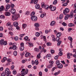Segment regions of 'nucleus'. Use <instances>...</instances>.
<instances>
[{
  "instance_id": "1",
  "label": "nucleus",
  "mask_w": 76,
  "mask_h": 76,
  "mask_svg": "<svg viewBox=\"0 0 76 76\" xmlns=\"http://www.w3.org/2000/svg\"><path fill=\"white\" fill-rule=\"evenodd\" d=\"M61 33H58L56 35L57 37L56 38V41L57 42H58V46H59L61 44V41L60 40L61 39V38L59 37L61 36Z\"/></svg>"
},
{
  "instance_id": "2",
  "label": "nucleus",
  "mask_w": 76,
  "mask_h": 76,
  "mask_svg": "<svg viewBox=\"0 0 76 76\" xmlns=\"http://www.w3.org/2000/svg\"><path fill=\"white\" fill-rule=\"evenodd\" d=\"M20 17V14H16L13 16L12 17V20H18V18Z\"/></svg>"
},
{
  "instance_id": "3",
  "label": "nucleus",
  "mask_w": 76,
  "mask_h": 76,
  "mask_svg": "<svg viewBox=\"0 0 76 76\" xmlns=\"http://www.w3.org/2000/svg\"><path fill=\"white\" fill-rule=\"evenodd\" d=\"M74 13V12H71L70 15L68 14L66 15L65 17V20H67V19H68V18H69V17H71L72 18V17H73V16Z\"/></svg>"
},
{
  "instance_id": "4",
  "label": "nucleus",
  "mask_w": 76,
  "mask_h": 76,
  "mask_svg": "<svg viewBox=\"0 0 76 76\" xmlns=\"http://www.w3.org/2000/svg\"><path fill=\"white\" fill-rule=\"evenodd\" d=\"M49 63L50 64L47 67L48 69L51 68L53 67V63H54V61H49Z\"/></svg>"
},
{
  "instance_id": "5",
  "label": "nucleus",
  "mask_w": 76,
  "mask_h": 76,
  "mask_svg": "<svg viewBox=\"0 0 76 76\" xmlns=\"http://www.w3.org/2000/svg\"><path fill=\"white\" fill-rule=\"evenodd\" d=\"M41 7H42V8H45V9H46V10H48V8H49V6L47 5H45L44 3L43 4H42Z\"/></svg>"
},
{
  "instance_id": "6",
  "label": "nucleus",
  "mask_w": 76,
  "mask_h": 76,
  "mask_svg": "<svg viewBox=\"0 0 76 76\" xmlns=\"http://www.w3.org/2000/svg\"><path fill=\"white\" fill-rule=\"evenodd\" d=\"M5 73H7L6 75L7 76H9V75H10L11 73V72L9 71V69L8 68H7L5 69Z\"/></svg>"
},
{
  "instance_id": "7",
  "label": "nucleus",
  "mask_w": 76,
  "mask_h": 76,
  "mask_svg": "<svg viewBox=\"0 0 76 76\" xmlns=\"http://www.w3.org/2000/svg\"><path fill=\"white\" fill-rule=\"evenodd\" d=\"M49 8L50 9V10L53 11H55V10L56 9V7H53L52 5H50L49 6Z\"/></svg>"
},
{
  "instance_id": "8",
  "label": "nucleus",
  "mask_w": 76,
  "mask_h": 76,
  "mask_svg": "<svg viewBox=\"0 0 76 76\" xmlns=\"http://www.w3.org/2000/svg\"><path fill=\"white\" fill-rule=\"evenodd\" d=\"M69 8H66L65 9V10L63 11V13L64 15H66L67 13L69 12Z\"/></svg>"
},
{
  "instance_id": "9",
  "label": "nucleus",
  "mask_w": 76,
  "mask_h": 76,
  "mask_svg": "<svg viewBox=\"0 0 76 76\" xmlns=\"http://www.w3.org/2000/svg\"><path fill=\"white\" fill-rule=\"evenodd\" d=\"M28 72H29L28 69H27L26 72L25 71V72L21 73V76H25V75H27L28 73Z\"/></svg>"
},
{
  "instance_id": "10",
  "label": "nucleus",
  "mask_w": 76,
  "mask_h": 76,
  "mask_svg": "<svg viewBox=\"0 0 76 76\" xmlns=\"http://www.w3.org/2000/svg\"><path fill=\"white\" fill-rule=\"evenodd\" d=\"M6 26H10V27L8 28V29H9V30H10V31L11 30H12V26H10V23L9 22H8Z\"/></svg>"
},
{
  "instance_id": "11",
  "label": "nucleus",
  "mask_w": 76,
  "mask_h": 76,
  "mask_svg": "<svg viewBox=\"0 0 76 76\" xmlns=\"http://www.w3.org/2000/svg\"><path fill=\"white\" fill-rule=\"evenodd\" d=\"M31 19L33 21H36L37 20V17L36 16H34L31 17Z\"/></svg>"
},
{
  "instance_id": "12",
  "label": "nucleus",
  "mask_w": 76,
  "mask_h": 76,
  "mask_svg": "<svg viewBox=\"0 0 76 76\" xmlns=\"http://www.w3.org/2000/svg\"><path fill=\"white\" fill-rule=\"evenodd\" d=\"M57 66L58 69H62L63 67V65L61 64H59L57 65Z\"/></svg>"
},
{
  "instance_id": "13",
  "label": "nucleus",
  "mask_w": 76,
  "mask_h": 76,
  "mask_svg": "<svg viewBox=\"0 0 76 76\" xmlns=\"http://www.w3.org/2000/svg\"><path fill=\"white\" fill-rule=\"evenodd\" d=\"M46 58H48V60H50L51 58V54H48L46 56Z\"/></svg>"
},
{
  "instance_id": "14",
  "label": "nucleus",
  "mask_w": 76,
  "mask_h": 76,
  "mask_svg": "<svg viewBox=\"0 0 76 76\" xmlns=\"http://www.w3.org/2000/svg\"><path fill=\"white\" fill-rule=\"evenodd\" d=\"M38 0H31V3H32L34 2V4H37L38 3Z\"/></svg>"
},
{
  "instance_id": "15",
  "label": "nucleus",
  "mask_w": 76,
  "mask_h": 76,
  "mask_svg": "<svg viewBox=\"0 0 76 76\" xmlns=\"http://www.w3.org/2000/svg\"><path fill=\"white\" fill-rule=\"evenodd\" d=\"M4 15L6 16H9L11 15L10 12H6L4 13Z\"/></svg>"
},
{
  "instance_id": "16",
  "label": "nucleus",
  "mask_w": 76,
  "mask_h": 76,
  "mask_svg": "<svg viewBox=\"0 0 76 76\" xmlns=\"http://www.w3.org/2000/svg\"><path fill=\"white\" fill-rule=\"evenodd\" d=\"M55 23H56V22L54 21H53L51 22L50 23V26H54L55 25Z\"/></svg>"
},
{
  "instance_id": "17",
  "label": "nucleus",
  "mask_w": 76,
  "mask_h": 76,
  "mask_svg": "<svg viewBox=\"0 0 76 76\" xmlns=\"http://www.w3.org/2000/svg\"><path fill=\"white\" fill-rule=\"evenodd\" d=\"M15 12L16 11L15 9H11V12L12 14H15Z\"/></svg>"
},
{
  "instance_id": "18",
  "label": "nucleus",
  "mask_w": 76,
  "mask_h": 76,
  "mask_svg": "<svg viewBox=\"0 0 76 76\" xmlns=\"http://www.w3.org/2000/svg\"><path fill=\"white\" fill-rule=\"evenodd\" d=\"M4 10V7L3 6H2L0 8V12L3 11Z\"/></svg>"
},
{
  "instance_id": "19",
  "label": "nucleus",
  "mask_w": 76,
  "mask_h": 76,
  "mask_svg": "<svg viewBox=\"0 0 76 76\" xmlns=\"http://www.w3.org/2000/svg\"><path fill=\"white\" fill-rule=\"evenodd\" d=\"M31 56V53H27L25 54V56L26 57H28L29 56Z\"/></svg>"
},
{
  "instance_id": "20",
  "label": "nucleus",
  "mask_w": 76,
  "mask_h": 76,
  "mask_svg": "<svg viewBox=\"0 0 76 76\" xmlns=\"http://www.w3.org/2000/svg\"><path fill=\"white\" fill-rule=\"evenodd\" d=\"M7 59V58H6V57H4V58H3V60H2L1 61L2 63H4L5 62V61H6V60Z\"/></svg>"
},
{
  "instance_id": "21",
  "label": "nucleus",
  "mask_w": 76,
  "mask_h": 76,
  "mask_svg": "<svg viewBox=\"0 0 76 76\" xmlns=\"http://www.w3.org/2000/svg\"><path fill=\"white\" fill-rule=\"evenodd\" d=\"M18 22H14L13 23V25H14V26H18Z\"/></svg>"
},
{
  "instance_id": "22",
  "label": "nucleus",
  "mask_w": 76,
  "mask_h": 76,
  "mask_svg": "<svg viewBox=\"0 0 76 76\" xmlns=\"http://www.w3.org/2000/svg\"><path fill=\"white\" fill-rule=\"evenodd\" d=\"M22 26L23 29H25L26 28V26H27V25L26 24H23L22 25Z\"/></svg>"
},
{
  "instance_id": "23",
  "label": "nucleus",
  "mask_w": 76,
  "mask_h": 76,
  "mask_svg": "<svg viewBox=\"0 0 76 76\" xmlns=\"http://www.w3.org/2000/svg\"><path fill=\"white\" fill-rule=\"evenodd\" d=\"M51 37H52V40H53V41H56V39L55 38L54 36L52 35Z\"/></svg>"
},
{
  "instance_id": "24",
  "label": "nucleus",
  "mask_w": 76,
  "mask_h": 76,
  "mask_svg": "<svg viewBox=\"0 0 76 76\" xmlns=\"http://www.w3.org/2000/svg\"><path fill=\"white\" fill-rule=\"evenodd\" d=\"M18 48V47H16V46L15 45H14L12 47V49L14 50H16Z\"/></svg>"
},
{
  "instance_id": "25",
  "label": "nucleus",
  "mask_w": 76,
  "mask_h": 76,
  "mask_svg": "<svg viewBox=\"0 0 76 76\" xmlns=\"http://www.w3.org/2000/svg\"><path fill=\"white\" fill-rule=\"evenodd\" d=\"M6 60L7 62H10L11 63V62L12 61V60L10 58H7Z\"/></svg>"
},
{
  "instance_id": "26",
  "label": "nucleus",
  "mask_w": 76,
  "mask_h": 76,
  "mask_svg": "<svg viewBox=\"0 0 76 76\" xmlns=\"http://www.w3.org/2000/svg\"><path fill=\"white\" fill-rule=\"evenodd\" d=\"M40 7L39 5L38 4H37L35 5V8L37 9H39Z\"/></svg>"
},
{
  "instance_id": "27",
  "label": "nucleus",
  "mask_w": 76,
  "mask_h": 76,
  "mask_svg": "<svg viewBox=\"0 0 76 76\" xmlns=\"http://www.w3.org/2000/svg\"><path fill=\"white\" fill-rule=\"evenodd\" d=\"M68 26L69 27H72V26H74L75 25L73 23H69L68 24Z\"/></svg>"
},
{
  "instance_id": "28",
  "label": "nucleus",
  "mask_w": 76,
  "mask_h": 76,
  "mask_svg": "<svg viewBox=\"0 0 76 76\" xmlns=\"http://www.w3.org/2000/svg\"><path fill=\"white\" fill-rule=\"evenodd\" d=\"M4 42V39H1L0 40V44L2 45L3 44V43Z\"/></svg>"
},
{
  "instance_id": "29",
  "label": "nucleus",
  "mask_w": 76,
  "mask_h": 76,
  "mask_svg": "<svg viewBox=\"0 0 76 76\" xmlns=\"http://www.w3.org/2000/svg\"><path fill=\"white\" fill-rule=\"evenodd\" d=\"M34 26H36V27H39L40 26L38 23H36L34 24Z\"/></svg>"
},
{
  "instance_id": "30",
  "label": "nucleus",
  "mask_w": 76,
  "mask_h": 76,
  "mask_svg": "<svg viewBox=\"0 0 76 76\" xmlns=\"http://www.w3.org/2000/svg\"><path fill=\"white\" fill-rule=\"evenodd\" d=\"M28 46H29V47H34V45L33 44L31 43V42H28Z\"/></svg>"
},
{
  "instance_id": "31",
  "label": "nucleus",
  "mask_w": 76,
  "mask_h": 76,
  "mask_svg": "<svg viewBox=\"0 0 76 76\" xmlns=\"http://www.w3.org/2000/svg\"><path fill=\"white\" fill-rule=\"evenodd\" d=\"M35 36L36 37H39L40 36V33H39L38 32H37L35 33Z\"/></svg>"
},
{
  "instance_id": "32",
  "label": "nucleus",
  "mask_w": 76,
  "mask_h": 76,
  "mask_svg": "<svg viewBox=\"0 0 76 76\" xmlns=\"http://www.w3.org/2000/svg\"><path fill=\"white\" fill-rule=\"evenodd\" d=\"M63 15L62 14H61L59 16V18L60 19H63Z\"/></svg>"
},
{
  "instance_id": "33",
  "label": "nucleus",
  "mask_w": 76,
  "mask_h": 76,
  "mask_svg": "<svg viewBox=\"0 0 76 76\" xmlns=\"http://www.w3.org/2000/svg\"><path fill=\"white\" fill-rule=\"evenodd\" d=\"M35 63L36 64V65H38L39 64L38 63V60L37 59L35 61Z\"/></svg>"
},
{
  "instance_id": "34",
  "label": "nucleus",
  "mask_w": 76,
  "mask_h": 76,
  "mask_svg": "<svg viewBox=\"0 0 76 76\" xmlns=\"http://www.w3.org/2000/svg\"><path fill=\"white\" fill-rule=\"evenodd\" d=\"M68 39L70 40L71 42H72V41H73V38H72L70 37H68Z\"/></svg>"
},
{
  "instance_id": "35",
  "label": "nucleus",
  "mask_w": 76,
  "mask_h": 76,
  "mask_svg": "<svg viewBox=\"0 0 76 76\" xmlns=\"http://www.w3.org/2000/svg\"><path fill=\"white\" fill-rule=\"evenodd\" d=\"M10 6L9 4L7 5H6V8L7 9H9L10 8Z\"/></svg>"
},
{
  "instance_id": "36",
  "label": "nucleus",
  "mask_w": 76,
  "mask_h": 76,
  "mask_svg": "<svg viewBox=\"0 0 76 76\" xmlns=\"http://www.w3.org/2000/svg\"><path fill=\"white\" fill-rule=\"evenodd\" d=\"M34 51H37V52H39V50L38 48H34Z\"/></svg>"
},
{
  "instance_id": "37",
  "label": "nucleus",
  "mask_w": 76,
  "mask_h": 76,
  "mask_svg": "<svg viewBox=\"0 0 76 76\" xmlns=\"http://www.w3.org/2000/svg\"><path fill=\"white\" fill-rule=\"evenodd\" d=\"M20 51H23L24 50V47H20Z\"/></svg>"
},
{
  "instance_id": "38",
  "label": "nucleus",
  "mask_w": 76,
  "mask_h": 76,
  "mask_svg": "<svg viewBox=\"0 0 76 76\" xmlns=\"http://www.w3.org/2000/svg\"><path fill=\"white\" fill-rule=\"evenodd\" d=\"M41 58V56L40 55V54H39L37 55V59H39Z\"/></svg>"
},
{
  "instance_id": "39",
  "label": "nucleus",
  "mask_w": 76,
  "mask_h": 76,
  "mask_svg": "<svg viewBox=\"0 0 76 76\" xmlns=\"http://www.w3.org/2000/svg\"><path fill=\"white\" fill-rule=\"evenodd\" d=\"M47 45L48 46H51V43L50 42H48L47 43Z\"/></svg>"
},
{
  "instance_id": "40",
  "label": "nucleus",
  "mask_w": 76,
  "mask_h": 76,
  "mask_svg": "<svg viewBox=\"0 0 76 76\" xmlns=\"http://www.w3.org/2000/svg\"><path fill=\"white\" fill-rule=\"evenodd\" d=\"M3 44L4 45H7V41H4L3 43Z\"/></svg>"
},
{
  "instance_id": "41",
  "label": "nucleus",
  "mask_w": 76,
  "mask_h": 76,
  "mask_svg": "<svg viewBox=\"0 0 76 76\" xmlns=\"http://www.w3.org/2000/svg\"><path fill=\"white\" fill-rule=\"evenodd\" d=\"M57 3V0H55L53 2V4H56Z\"/></svg>"
},
{
  "instance_id": "42",
  "label": "nucleus",
  "mask_w": 76,
  "mask_h": 76,
  "mask_svg": "<svg viewBox=\"0 0 76 76\" xmlns=\"http://www.w3.org/2000/svg\"><path fill=\"white\" fill-rule=\"evenodd\" d=\"M24 39H25L26 41H27L28 39V37L27 36L25 37L24 38Z\"/></svg>"
},
{
  "instance_id": "43",
  "label": "nucleus",
  "mask_w": 76,
  "mask_h": 76,
  "mask_svg": "<svg viewBox=\"0 0 76 76\" xmlns=\"http://www.w3.org/2000/svg\"><path fill=\"white\" fill-rule=\"evenodd\" d=\"M50 31H51L50 29L48 31L47 30H46L45 31V33H46V34H48V33L50 32Z\"/></svg>"
},
{
  "instance_id": "44",
  "label": "nucleus",
  "mask_w": 76,
  "mask_h": 76,
  "mask_svg": "<svg viewBox=\"0 0 76 76\" xmlns=\"http://www.w3.org/2000/svg\"><path fill=\"white\" fill-rule=\"evenodd\" d=\"M45 16V14H42L40 15V17L41 18H44V16Z\"/></svg>"
},
{
  "instance_id": "45",
  "label": "nucleus",
  "mask_w": 76,
  "mask_h": 76,
  "mask_svg": "<svg viewBox=\"0 0 76 76\" xmlns=\"http://www.w3.org/2000/svg\"><path fill=\"white\" fill-rule=\"evenodd\" d=\"M62 24V25H63L64 26H67V24L64 22H63Z\"/></svg>"
},
{
  "instance_id": "46",
  "label": "nucleus",
  "mask_w": 76,
  "mask_h": 76,
  "mask_svg": "<svg viewBox=\"0 0 76 76\" xmlns=\"http://www.w3.org/2000/svg\"><path fill=\"white\" fill-rule=\"evenodd\" d=\"M6 73L5 72H2L1 74V76H6Z\"/></svg>"
},
{
  "instance_id": "47",
  "label": "nucleus",
  "mask_w": 76,
  "mask_h": 76,
  "mask_svg": "<svg viewBox=\"0 0 76 76\" xmlns=\"http://www.w3.org/2000/svg\"><path fill=\"white\" fill-rule=\"evenodd\" d=\"M25 35V34H22L20 35V38H22V37H23Z\"/></svg>"
},
{
  "instance_id": "48",
  "label": "nucleus",
  "mask_w": 76,
  "mask_h": 76,
  "mask_svg": "<svg viewBox=\"0 0 76 76\" xmlns=\"http://www.w3.org/2000/svg\"><path fill=\"white\" fill-rule=\"evenodd\" d=\"M56 64L57 65L59 64H60V61L58 60H57L56 62Z\"/></svg>"
},
{
  "instance_id": "49",
  "label": "nucleus",
  "mask_w": 76,
  "mask_h": 76,
  "mask_svg": "<svg viewBox=\"0 0 76 76\" xmlns=\"http://www.w3.org/2000/svg\"><path fill=\"white\" fill-rule=\"evenodd\" d=\"M0 17L1 19H4V16L3 15H0Z\"/></svg>"
},
{
  "instance_id": "50",
  "label": "nucleus",
  "mask_w": 76,
  "mask_h": 76,
  "mask_svg": "<svg viewBox=\"0 0 76 76\" xmlns=\"http://www.w3.org/2000/svg\"><path fill=\"white\" fill-rule=\"evenodd\" d=\"M17 53H18L16 51H15L13 53L14 56H17Z\"/></svg>"
},
{
  "instance_id": "51",
  "label": "nucleus",
  "mask_w": 76,
  "mask_h": 76,
  "mask_svg": "<svg viewBox=\"0 0 76 76\" xmlns=\"http://www.w3.org/2000/svg\"><path fill=\"white\" fill-rule=\"evenodd\" d=\"M29 13H30L29 12L27 11L25 12V15H29Z\"/></svg>"
},
{
  "instance_id": "52",
  "label": "nucleus",
  "mask_w": 76,
  "mask_h": 76,
  "mask_svg": "<svg viewBox=\"0 0 76 76\" xmlns=\"http://www.w3.org/2000/svg\"><path fill=\"white\" fill-rule=\"evenodd\" d=\"M57 69V67H53L52 69V72H53V71H54V70H55V69Z\"/></svg>"
},
{
  "instance_id": "53",
  "label": "nucleus",
  "mask_w": 76,
  "mask_h": 76,
  "mask_svg": "<svg viewBox=\"0 0 76 76\" xmlns=\"http://www.w3.org/2000/svg\"><path fill=\"white\" fill-rule=\"evenodd\" d=\"M58 54L59 56H61L63 55V53L61 52H60L58 53Z\"/></svg>"
},
{
  "instance_id": "54",
  "label": "nucleus",
  "mask_w": 76,
  "mask_h": 76,
  "mask_svg": "<svg viewBox=\"0 0 76 76\" xmlns=\"http://www.w3.org/2000/svg\"><path fill=\"white\" fill-rule=\"evenodd\" d=\"M43 40L45 41H46V37L45 36H44L43 37Z\"/></svg>"
},
{
  "instance_id": "55",
  "label": "nucleus",
  "mask_w": 76,
  "mask_h": 76,
  "mask_svg": "<svg viewBox=\"0 0 76 76\" xmlns=\"http://www.w3.org/2000/svg\"><path fill=\"white\" fill-rule=\"evenodd\" d=\"M14 39L15 41H18V37H15Z\"/></svg>"
},
{
  "instance_id": "56",
  "label": "nucleus",
  "mask_w": 76,
  "mask_h": 76,
  "mask_svg": "<svg viewBox=\"0 0 76 76\" xmlns=\"http://www.w3.org/2000/svg\"><path fill=\"white\" fill-rule=\"evenodd\" d=\"M11 8H13L15 7V5L13 4H11Z\"/></svg>"
},
{
  "instance_id": "57",
  "label": "nucleus",
  "mask_w": 76,
  "mask_h": 76,
  "mask_svg": "<svg viewBox=\"0 0 76 76\" xmlns=\"http://www.w3.org/2000/svg\"><path fill=\"white\" fill-rule=\"evenodd\" d=\"M58 56L57 55L55 57V60H57L58 59Z\"/></svg>"
},
{
  "instance_id": "58",
  "label": "nucleus",
  "mask_w": 76,
  "mask_h": 76,
  "mask_svg": "<svg viewBox=\"0 0 76 76\" xmlns=\"http://www.w3.org/2000/svg\"><path fill=\"white\" fill-rule=\"evenodd\" d=\"M21 47H24V43H20Z\"/></svg>"
},
{
  "instance_id": "59",
  "label": "nucleus",
  "mask_w": 76,
  "mask_h": 76,
  "mask_svg": "<svg viewBox=\"0 0 76 76\" xmlns=\"http://www.w3.org/2000/svg\"><path fill=\"white\" fill-rule=\"evenodd\" d=\"M35 14V13L34 12H32V13H31V16H32V15H34Z\"/></svg>"
},
{
  "instance_id": "60",
  "label": "nucleus",
  "mask_w": 76,
  "mask_h": 76,
  "mask_svg": "<svg viewBox=\"0 0 76 76\" xmlns=\"http://www.w3.org/2000/svg\"><path fill=\"white\" fill-rule=\"evenodd\" d=\"M67 4H68L67 3H64V4L63 5L64 6H67Z\"/></svg>"
},
{
  "instance_id": "61",
  "label": "nucleus",
  "mask_w": 76,
  "mask_h": 76,
  "mask_svg": "<svg viewBox=\"0 0 76 76\" xmlns=\"http://www.w3.org/2000/svg\"><path fill=\"white\" fill-rule=\"evenodd\" d=\"M3 30V28L2 26L0 27V31H2Z\"/></svg>"
},
{
  "instance_id": "62",
  "label": "nucleus",
  "mask_w": 76,
  "mask_h": 76,
  "mask_svg": "<svg viewBox=\"0 0 76 76\" xmlns=\"http://www.w3.org/2000/svg\"><path fill=\"white\" fill-rule=\"evenodd\" d=\"M16 71H13V74H14V75H16Z\"/></svg>"
},
{
  "instance_id": "63",
  "label": "nucleus",
  "mask_w": 76,
  "mask_h": 76,
  "mask_svg": "<svg viewBox=\"0 0 76 76\" xmlns=\"http://www.w3.org/2000/svg\"><path fill=\"white\" fill-rule=\"evenodd\" d=\"M39 75L40 76H42V72H39Z\"/></svg>"
},
{
  "instance_id": "64",
  "label": "nucleus",
  "mask_w": 76,
  "mask_h": 76,
  "mask_svg": "<svg viewBox=\"0 0 76 76\" xmlns=\"http://www.w3.org/2000/svg\"><path fill=\"white\" fill-rule=\"evenodd\" d=\"M54 76H57L58 75L57 72H55L54 74Z\"/></svg>"
}]
</instances>
